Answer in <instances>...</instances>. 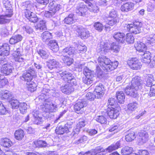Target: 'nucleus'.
I'll return each instance as SVG.
<instances>
[{
	"label": "nucleus",
	"mask_w": 155,
	"mask_h": 155,
	"mask_svg": "<svg viewBox=\"0 0 155 155\" xmlns=\"http://www.w3.org/2000/svg\"><path fill=\"white\" fill-rule=\"evenodd\" d=\"M9 18L6 14L5 15H0V24H3L9 22V20L7 19Z\"/></svg>",
	"instance_id": "57"
},
{
	"label": "nucleus",
	"mask_w": 155,
	"mask_h": 155,
	"mask_svg": "<svg viewBox=\"0 0 155 155\" xmlns=\"http://www.w3.org/2000/svg\"><path fill=\"white\" fill-rule=\"evenodd\" d=\"M31 14L32 15L27 18L31 22L35 23L37 22L38 18L36 15L34 13Z\"/></svg>",
	"instance_id": "61"
},
{
	"label": "nucleus",
	"mask_w": 155,
	"mask_h": 155,
	"mask_svg": "<svg viewBox=\"0 0 155 155\" xmlns=\"http://www.w3.org/2000/svg\"><path fill=\"white\" fill-rule=\"evenodd\" d=\"M94 26L96 30L99 31H101L103 28V25L98 22L95 23L94 24Z\"/></svg>",
	"instance_id": "59"
},
{
	"label": "nucleus",
	"mask_w": 155,
	"mask_h": 155,
	"mask_svg": "<svg viewBox=\"0 0 155 155\" xmlns=\"http://www.w3.org/2000/svg\"><path fill=\"white\" fill-rule=\"evenodd\" d=\"M142 26V22L139 21H135L133 24H126V26L124 27L126 28L127 30L131 33L136 35L139 34L141 32V28Z\"/></svg>",
	"instance_id": "4"
},
{
	"label": "nucleus",
	"mask_w": 155,
	"mask_h": 155,
	"mask_svg": "<svg viewBox=\"0 0 155 155\" xmlns=\"http://www.w3.org/2000/svg\"><path fill=\"white\" fill-rule=\"evenodd\" d=\"M48 66L50 69L54 68H58L60 67V65L58 62L54 59L49 60L47 62Z\"/></svg>",
	"instance_id": "26"
},
{
	"label": "nucleus",
	"mask_w": 155,
	"mask_h": 155,
	"mask_svg": "<svg viewBox=\"0 0 155 155\" xmlns=\"http://www.w3.org/2000/svg\"><path fill=\"white\" fill-rule=\"evenodd\" d=\"M10 48L8 45L4 44L0 48V55L1 56H7L9 54Z\"/></svg>",
	"instance_id": "22"
},
{
	"label": "nucleus",
	"mask_w": 155,
	"mask_h": 155,
	"mask_svg": "<svg viewBox=\"0 0 155 155\" xmlns=\"http://www.w3.org/2000/svg\"><path fill=\"white\" fill-rule=\"evenodd\" d=\"M38 112L36 110H34L32 112V114L35 118V122L37 124H40L42 119L38 115Z\"/></svg>",
	"instance_id": "50"
},
{
	"label": "nucleus",
	"mask_w": 155,
	"mask_h": 155,
	"mask_svg": "<svg viewBox=\"0 0 155 155\" xmlns=\"http://www.w3.org/2000/svg\"><path fill=\"white\" fill-rule=\"evenodd\" d=\"M118 22V18H107V23L110 25L113 26L117 24Z\"/></svg>",
	"instance_id": "46"
},
{
	"label": "nucleus",
	"mask_w": 155,
	"mask_h": 155,
	"mask_svg": "<svg viewBox=\"0 0 155 155\" xmlns=\"http://www.w3.org/2000/svg\"><path fill=\"white\" fill-rule=\"evenodd\" d=\"M120 47L116 43H113L111 45L108 43L101 41L98 45L97 48L98 53H100L101 55H104L109 52L110 50L115 53L118 52L120 51Z\"/></svg>",
	"instance_id": "2"
},
{
	"label": "nucleus",
	"mask_w": 155,
	"mask_h": 155,
	"mask_svg": "<svg viewBox=\"0 0 155 155\" xmlns=\"http://www.w3.org/2000/svg\"><path fill=\"white\" fill-rule=\"evenodd\" d=\"M33 143L35 146L36 147H44L46 146V142L43 140H36Z\"/></svg>",
	"instance_id": "52"
},
{
	"label": "nucleus",
	"mask_w": 155,
	"mask_h": 155,
	"mask_svg": "<svg viewBox=\"0 0 155 155\" xmlns=\"http://www.w3.org/2000/svg\"><path fill=\"white\" fill-rule=\"evenodd\" d=\"M13 68L12 66L9 64H3L1 69V72L6 75H9L12 72Z\"/></svg>",
	"instance_id": "16"
},
{
	"label": "nucleus",
	"mask_w": 155,
	"mask_h": 155,
	"mask_svg": "<svg viewBox=\"0 0 155 155\" xmlns=\"http://www.w3.org/2000/svg\"><path fill=\"white\" fill-rule=\"evenodd\" d=\"M61 58L64 63L68 65H70L73 62V59L67 55H63L61 56Z\"/></svg>",
	"instance_id": "42"
},
{
	"label": "nucleus",
	"mask_w": 155,
	"mask_h": 155,
	"mask_svg": "<svg viewBox=\"0 0 155 155\" xmlns=\"http://www.w3.org/2000/svg\"><path fill=\"white\" fill-rule=\"evenodd\" d=\"M87 9L86 5L81 3L77 5L76 12L79 15L84 16L87 14Z\"/></svg>",
	"instance_id": "11"
},
{
	"label": "nucleus",
	"mask_w": 155,
	"mask_h": 155,
	"mask_svg": "<svg viewBox=\"0 0 155 155\" xmlns=\"http://www.w3.org/2000/svg\"><path fill=\"white\" fill-rule=\"evenodd\" d=\"M52 4L50 3L49 5V11H45L44 15L47 18H51L54 16L56 12L59 10L61 6L59 4L52 5Z\"/></svg>",
	"instance_id": "6"
},
{
	"label": "nucleus",
	"mask_w": 155,
	"mask_h": 155,
	"mask_svg": "<svg viewBox=\"0 0 155 155\" xmlns=\"http://www.w3.org/2000/svg\"><path fill=\"white\" fill-rule=\"evenodd\" d=\"M139 142L141 144H142L147 141L148 139V135L147 133L143 130L140 131L139 133Z\"/></svg>",
	"instance_id": "17"
},
{
	"label": "nucleus",
	"mask_w": 155,
	"mask_h": 155,
	"mask_svg": "<svg viewBox=\"0 0 155 155\" xmlns=\"http://www.w3.org/2000/svg\"><path fill=\"white\" fill-rule=\"evenodd\" d=\"M0 144L1 146L5 147H10L12 144V142L10 140L6 137L1 139Z\"/></svg>",
	"instance_id": "25"
},
{
	"label": "nucleus",
	"mask_w": 155,
	"mask_h": 155,
	"mask_svg": "<svg viewBox=\"0 0 155 155\" xmlns=\"http://www.w3.org/2000/svg\"><path fill=\"white\" fill-rule=\"evenodd\" d=\"M77 31L78 35L82 39H85L90 36V33L88 30L82 27H78Z\"/></svg>",
	"instance_id": "12"
},
{
	"label": "nucleus",
	"mask_w": 155,
	"mask_h": 155,
	"mask_svg": "<svg viewBox=\"0 0 155 155\" xmlns=\"http://www.w3.org/2000/svg\"><path fill=\"white\" fill-rule=\"evenodd\" d=\"M138 106L139 105L137 102H133L128 104L127 108L129 110L133 111L138 107Z\"/></svg>",
	"instance_id": "44"
},
{
	"label": "nucleus",
	"mask_w": 155,
	"mask_h": 155,
	"mask_svg": "<svg viewBox=\"0 0 155 155\" xmlns=\"http://www.w3.org/2000/svg\"><path fill=\"white\" fill-rule=\"evenodd\" d=\"M22 39V36L19 35L12 36L9 40V42L11 44H15L21 41Z\"/></svg>",
	"instance_id": "32"
},
{
	"label": "nucleus",
	"mask_w": 155,
	"mask_h": 155,
	"mask_svg": "<svg viewBox=\"0 0 155 155\" xmlns=\"http://www.w3.org/2000/svg\"><path fill=\"white\" fill-rule=\"evenodd\" d=\"M28 107V106L26 103L24 102L20 103L19 107L21 113L22 114L26 113Z\"/></svg>",
	"instance_id": "45"
},
{
	"label": "nucleus",
	"mask_w": 155,
	"mask_h": 155,
	"mask_svg": "<svg viewBox=\"0 0 155 155\" xmlns=\"http://www.w3.org/2000/svg\"><path fill=\"white\" fill-rule=\"evenodd\" d=\"M8 112V110L6 109L1 101H0V115H5Z\"/></svg>",
	"instance_id": "54"
},
{
	"label": "nucleus",
	"mask_w": 155,
	"mask_h": 155,
	"mask_svg": "<svg viewBox=\"0 0 155 155\" xmlns=\"http://www.w3.org/2000/svg\"><path fill=\"white\" fill-rule=\"evenodd\" d=\"M133 151V148L131 147H126L121 150V153L123 155H128L131 153Z\"/></svg>",
	"instance_id": "43"
},
{
	"label": "nucleus",
	"mask_w": 155,
	"mask_h": 155,
	"mask_svg": "<svg viewBox=\"0 0 155 155\" xmlns=\"http://www.w3.org/2000/svg\"><path fill=\"white\" fill-rule=\"evenodd\" d=\"M86 97L87 99L91 101H93L94 99L97 98L96 95L95 94L91 92H89L87 93L86 95Z\"/></svg>",
	"instance_id": "56"
},
{
	"label": "nucleus",
	"mask_w": 155,
	"mask_h": 155,
	"mask_svg": "<svg viewBox=\"0 0 155 155\" xmlns=\"http://www.w3.org/2000/svg\"><path fill=\"white\" fill-rule=\"evenodd\" d=\"M36 29L40 30L43 31L46 29L45 22V21L41 20L35 26Z\"/></svg>",
	"instance_id": "38"
},
{
	"label": "nucleus",
	"mask_w": 155,
	"mask_h": 155,
	"mask_svg": "<svg viewBox=\"0 0 155 155\" xmlns=\"http://www.w3.org/2000/svg\"><path fill=\"white\" fill-rule=\"evenodd\" d=\"M136 50L139 52H143L147 49V46L143 43L140 41L137 42L134 45Z\"/></svg>",
	"instance_id": "23"
},
{
	"label": "nucleus",
	"mask_w": 155,
	"mask_h": 155,
	"mask_svg": "<svg viewBox=\"0 0 155 155\" xmlns=\"http://www.w3.org/2000/svg\"><path fill=\"white\" fill-rule=\"evenodd\" d=\"M42 40L45 42H47L48 40L52 38L51 34L48 31L44 32L41 35Z\"/></svg>",
	"instance_id": "40"
},
{
	"label": "nucleus",
	"mask_w": 155,
	"mask_h": 155,
	"mask_svg": "<svg viewBox=\"0 0 155 155\" xmlns=\"http://www.w3.org/2000/svg\"><path fill=\"white\" fill-rule=\"evenodd\" d=\"M149 95L151 97L155 96V84L151 86L149 92Z\"/></svg>",
	"instance_id": "64"
},
{
	"label": "nucleus",
	"mask_w": 155,
	"mask_h": 155,
	"mask_svg": "<svg viewBox=\"0 0 155 155\" xmlns=\"http://www.w3.org/2000/svg\"><path fill=\"white\" fill-rule=\"evenodd\" d=\"M85 106L86 102L80 100L75 104V110L78 114H82L84 112L83 108Z\"/></svg>",
	"instance_id": "15"
},
{
	"label": "nucleus",
	"mask_w": 155,
	"mask_h": 155,
	"mask_svg": "<svg viewBox=\"0 0 155 155\" xmlns=\"http://www.w3.org/2000/svg\"><path fill=\"white\" fill-rule=\"evenodd\" d=\"M24 134L23 130H18L15 131V139L18 140H21L24 137Z\"/></svg>",
	"instance_id": "39"
},
{
	"label": "nucleus",
	"mask_w": 155,
	"mask_h": 155,
	"mask_svg": "<svg viewBox=\"0 0 155 155\" xmlns=\"http://www.w3.org/2000/svg\"><path fill=\"white\" fill-rule=\"evenodd\" d=\"M75 48H77V50L79 51V53H84L87 51V48L85 46L81 45H76Z\"/></svg>",
	"instance_id": "58"
},
{
	"label": "nucleus",
	"mask_w": 155,
	"mask_h": 155,
	"mask_svg": "<svg viewBox=\"0 0 155 155\" xmlns=\"http://www.w3.org/2000/svg\"><path fill=\"white\" fill-rule=\"evenodd\" d=\"M94 72L86 68L84 69V74L85 77L83 78V81L85 84L89 85L93 81Z\"/></svg>",
	"instance_id": "5"
},
{
	"label": "nucleus",
	"mask_w": 155,
	"mask_h": 155,
	"mask_svg": "<svg viewBox=\"0 0 155 155\" xmlns=\"http://www.w3.org/2000/svg\"><path fill=\"white\" fill-rule=\"evenodd\" d=\"M120 146V142L119 141L117 142L115 144H113L107 148V150L109 152L115 150L119 148Z\"/></svg>",
	"instance_id": "48"
},
{
	"label": "nucleus",
	"mask_w": 155,
	"mask_h": 155,
	"mask_svg": "<svg viewBox=\"0 0 155 155\" xmlns=\"http://www.w3.org/2000/svg\"><path fill=\"white\" fill-rule=\"evenodd\" d=\"M124 91L127 95H130L134 97H136L138 95L137 92L138 90H136L134 87H133L132 86L127 87Z\"/></svg>",
	"instance_id": "18"
},
{
	"label": "nucleus",
	"mask_w": 155,
	"mask_h": 155,
	"mask_svg": "<svg viewBox=\"0 0 155 155\" xmlns=\"http://www.w3.org/2000/svg\"><path fill=\"white\" fill-rule=\"evenodd\" d=\"M3 3L5 8H6V12L8 13V14H6L9 17H10L13 15L12 2L8 1H5L4 0Z\"/></svg>",
	"instance_id": "20"
},
{
	"label": "nucleus",
	"mask_w": 155,
	"mask_h": 155,
	"mask_svg": "<svg viewBox=\"0 0 155 155\" xmlns=\"http://www.w3.org/2000/svg\"><path fill=\"white\" fill-rule=\"evenodd\" d=\"M11 97V92L7 90H3L0 92V98L2 99H8Z\"/></svg>",
	"instance_id": "30"
},
{
	"label": "nucleus",
	"mask_w": 155,
	"mask_h": 155,
	"mask_svg": "<svg viewBox=\"0 0 155 155\" xmlns=\"http://www.w3.org/2000/svg\"><path fill=\"white\" fill-rule=\"evenodd\" d=\"M125 36L126 41L128 44H132L134 43V38L131 33L127 34Z\"/></svg>",
	"instance_id": "47"
},
{
	"label": "nucleus",
	"mask_w": 155,
	"mask_h": 155,
	"mask_svg": "<svg viewBox=\"0 0 155 155\" xmlns=\"http://www.w3.org/2000/svg\"><path fill=\"white\" fill-rule=\"evenodd\" d=\"M35 72L33 67L30 66L23 74L22 78L25 81L28 82L31 81L33 77H35Z\"/></svg>",
	"instance_id": "7"
},
{
	"label": "nucleus",
	"mask_w": 155,
	"mask_h": 155,
	"mask_svg": "<svg viewBox=\"0 0 155 155\" xmlns=\"http://www.w3.org/2000/svg\"><path fill=\"white\" fill-rule=\"evenodd\" d=\"M88 5V9L91 12L94 13H97L99 11V8L95 5H93L89 1H87L85 2Z\"/></svg>",
	"instance_id": "37"
},
{
	"label": "nucleus",
	"mask_w": 155,
	"mask_h": 155,
	"mask_svg": "<svg viewBox=\"0 0 155 155\" xmlns=\"http://www.w3.org/2000/svg\"><path fill=\"white\" fill-rule=\"evenodd\" d=\"M105 89L104 86L101 83H99L95 86L94 94L96 95L97 98H101L104 94Z\"/></svg>",
	"instance_id": "8"
},
{
	"label": "nucleus",
	"mask_w": 155,
	"mask_h": 155,
	"mask_svg": "<svg viewBox=\"0 0 155 155\" xmlns=\"http://www.w3.org/2000/svg\"><path fill=\"white\" fill-rule=\"evenodd\" d=\"M116 97L118 102L120 104H122L124 102L125 95L122 91H118L116 93Z\"/></svg>",
	"instance_id": "36"
},
{
	"label": "nucleus",
	"mask_w": 155,
	"mask_h": 155,
	"mask_svg": "<svg viewBox=\"0 0 155 155\" xmlns=\"http://www.w3.org/2000/svg\"><path fill=\"white\" fill-rule=\"evenodd\" d=\"M96 120L101 124H105L107 122L106 118L102 115L97 116L96 117Z\"/></svg>",
	"instance_id": "55"
},
{
	"label": "nucleus",
	"mask_w": 155,
	"mask_h": 155,
	"mask_svg": "<svg viewBox=\"0 0 155 155\" xmlns=\"http://www.w3.org/2000/svg\"><path fill=\"white\" fill-rule=\"evenodd\" d=\"M25 3L27 5V6L26 7V9L25 11V13L26 17L28 18L30 17L31 15H32L31 14H33L34 13L30 10V9L31 10V8H33L32 5L29 3V2H27Z\"/></svg>",
	"instance_id": "34"
},
{
	"label": "nucleus",
	"mask_w": 155,
	"mask_h": 155,
	"mask_svg": "<svg viewBox=\"0 0 155 155\" xmlns=\"http://www.w3.org/2000/svg\"><path fill=\"white\" fill-rule=\"evenodd\" d=\"M38 54L43 58H46L48 55L47 52L43 50H40L38 51Z\"/></svg>",
	"instance_id": "60"
},
{
	"label": "nucleus",
	"mask_w": 155,
	"mask_h": 155,
	"mask_svg": "<svg viewBox=\"0 0 155 155\" xmlns=\"http://www.w3.org/2000/svg\"><path fill=\"white\" fill-rule=\"evenodd\" d=\"M147 42L151 44L155 42V35H151L147 38Z\"/></svg>",
	"instance_id": "62"
},
{
	"label": "nucleus",
	"mask_w": 155,
	"mask_h": 155,
	"mask_svg": "<svg viewBox=\"0 0 155 155\" xmlns=\"http://www.w3.org/2000/svg\"><path fill=\"white\" fill-rule=\"evenodd\" d=\"M62 91L66 94H69L74 91V88L70 85L66 84L61 87Z\"/></svg>",
	"instance_id": "27"
},
{
	"label": "nucleus",
	"mask_w": 155,
	"mask_h": 155,
	"mask_svg": "<svg viewBox=\"0 0 155 155\" xmlns=\"http://www.w3.org/2000/svg\"><path fill=\"white\" fill-rule=\"evenodd\" d=\"M87 123V122L85 121L84 120L82 119H80L78 123L77 124V127L78 128H77L74 130V132L75 134H78L80 131V128L84 127Z\"/></svg>",
	"instance_id": "29"
},
{
	"label": "nucleus",
	"mask_w": 155,
	"mask_h": 155,
	"mask_svg": "<svg viewBox=\"0 0 155 155\" xmlns=\"http://www.w3.org/2000/svg\"><path fill=\"white\" fill-rule=\"evenodd\" d=\"M150 53L149 51H146L142 56V61L145 63L148 64L150 61Z\"/></svg>",
	"instance_id": "33"
},
{
	"label": "nucleus",
	"mask_w": 155,
	"mask_h": 155,
	"mask_svg": "<svg viewBox=\"0 0 155 155\" xmlns=\"http://www.w3.org/2000/svg\"><path fill=\"white\" fill-rule=\"evenodd\" d=\"M120 110V107L119 106L115 107H111L108 109L107 111V114L110 118L115 119L119 115Z\"/></svg>",
	"instance_id": "9"
},
{
	"label": "nucleus",
	"mask_w": 155,
	"mask_h": 155,
	"mask_svg": "<svg viewBox=\"0 0 155 155\" xmlns=\"http://www.w3.org/2000/svg\"><path fill=\"white\" fill-rule=\"evenodd\" d=\"M114 38L117 41L122 43H124L125 41V35L123 33L119 32H115L113 35Z\"/></svg>",
	"instance_id": "21"
},
{
	"label": "nucleus",
	"mask_w": 155,
	"mask_h": 155,
	"mask_svg": "<svg viewBox=\"0 0 155 155\" xmlns=\"http://www.w3.org/2000/svg\"><path fill=\"white\" fill-rule=\"evenodd\" d=\"M125 139L127 142H130L134 140L136 138V134L134 132L129 133L125 136Z\"/></svg>",
	"instance_id": "49"
},
{
	"label": "nucleus",
	"mask_w": 155,
	"mask_h": 155,
	"mask_svg": "<svg viewBox=\"0 0 155 155\" xmlns=\"http://www.w3.org/2000/svg\"><path fill=\"white\" fill-rule=\"evenodd\" d=\"M49 90L46 91V89H43L42 94L38 96V99L41 102L44 101L43 103V107L42 108L44 112L48 113L55 112L58 110V105L55 103H52L48 101L46 99L47 98V94H45V92H48Z\"/></svg>",
	"instance_id": "1"
},
{
	"label": "nucleus",
	"mask_w": 155,
	"mask_h": 155,
	"mask_svg": "<svg viewBox=\"0 0 155 155\" xmlns=\"http://www.w3.org/2000/svg\"><path fill=\"white\" fill-rule=\"evenodd\" d=\"M68 130V128L66 126L63 127L61 126L57 127L55 130L56 133L58 134H63L64 132L67 133Z\"/></svg>",
	"instance_id": "35"
},
{
	"label": "nucleus",
	"mask_w": 155,
	"mask_h": 155,
	"mask_svg": "<svg viewBox=\"0 0 155 155\" xmlns=\"http://www.w3.org/2000/svg\"><path fill=\"white\" fill-rule=\"evenodd\" d=\"M64 22L67 24H71L75 22L74 15L73 14H70L68 16L65 18Z\"/></svg>",
	"instance_id": "41"
},
{
	"label": "nucleus",
	"mask_w": 155,
	"mask_h": 155,
	"mask_svg": "<svg viewBox=\"0 0 155 155\" xmlns=\"http://www.w3.org/2000/svg\"><path fill=\"white\" fill-rule=\"evenodd\" d=\"M97 60L99 65L103 69L108 72L116 68L118 64L117 61L111 62L110 59L104 56L99 57Z\"/></svg>",
	"instance_id": "3"
},
{
	"label": "nucleus",
	"mask_w": 155,
	"mask_h": 155,
	"mask_svg": "<svg viewBox=\"0 0 155 155\" xmlns=\"http://www.w3.org/2000/svg\"><path fill=\"white\" fill-rule=\"evenodd\" d=\"M10 103L13 109L18 108L20 105L19 101L17 100L12 99L10 101Z\"/></svg>",
	"instance_id": "53"
},
{
	"label": "nucleus",
	"mask_w": 155,
	"mask_h": 155,
	"mask_svg": "<svg viewBox=\"0 0 155 155\" xmlns=\"http://www.w3.org/2000/svg\"><path fill=\"white\" fill-rule=\"evenodd\" d=\"M128 64L130 68L133 70L140 69L142 66L140 62L136 58L131 59L129 61Z\"/></svg>",
	"instance_id": "10"
},
{
	"label": "nucleus",
	"mask_w": 155,
	"mask_h": 155,
	"mask_svg": "<svg viewBox=\"0 0 155 155\" xmlns=\"http://www.w3.org/2000/svg\"><path fill=\"white\" fill-rule=\"evenodd\" d=\"M26 84L28 91L31 92H33L36 90L37 85L36 83L33 81H30L27 82Z\"/></svg>",
	"instance_id": "31"
},
{
	"label": "nucleus",
	"mask_w": 155,
	"mask_h": 155,
	"mask_svg": "<svg viewBox=\"0 0 155 155\" xmlns=\"http://www.w3.org/2000/svg\"><path fill=\"white\" fill-rule=\"evenodd\" d=\"M49 48L54 52L57 51L59 49L58 44L55 40L50 41L48 44Z\"/></svg>",
	"instance_id": "28"
},
{
	"label": "nucleus",
	"mask_w": 155,
	"mask_h": 155,
	"mask_svg": "<svg viewBox=\"0 0 155 155\" xmlns=\"http://www.w3.org/2000/svg\"><path fill=\"white\" fill-rule=\"evenodd\" d=\"M142 80L140 77L136 76L134 77L131 81L132 86L136 90H138L142 87Z\"/></svg>",
	"instance_id": "13"
},
{
	"label": "nucleus",
	"mask_w": 155,
	"mask_h": 155,
	"mask_svg": "<svg viewBox=\"0 0 155 155\" xmlns=\"http://www.w3.org/2000/svg\"><path fill=\"white\" fill-rule=\"evenodd\" d=\"M134 6V4L132 2H128L122 5L120 9L122 12H127L132 10Z\"/></svg>",
	"instance_id": "24"
},
{
	"label": "nucleus",
	"mask_w": 155,
	"mask_h": 155,
	"mask_svg": "<svg viewBox=\"0 0 155 155\" xmlns=\"http://www.w3.org/2000/svg\"><path fill=\"white\" fill-rule=\"evenodd\" d=\"M57 75L59 76L62 78L66 82L69 81L72 78V74L66 71H60L59 72L57 71Z\"/></svg>",
	"instance_id": "14"
},
{
	"label": "nucleus",
	"mask_w": 155,
	"mask_h": 155,
	"mask_svg": "<svg viewBox=\"0 0 155 155\" xmlns=\"http://www.w3.org/2000/svg\"><path fill=\"white\" fill-rule=\"evenodd\" d=\"M77 50L76 49L75 46L67 47L63 49L62 54V55H67V54L71 55L77 53Z\"/></svg>",
	"instance_id": "19"
},
{
	"label": "nucleus",
	"mask_w": 155,
	"mask_h": 155,
	"mask_svg": "<svg viewBox=\"0 0 155 155\" xmlns=\"http://www.w3.org/2000/svg\"><path fill=\"white\" fill-rule=\"evenodd\" d=\"M107 18H118L117 11L114 9L110 10L109 12Z\"/></svg>",
	"instance_id": "51"
},
{
	"label": "nucleus",
	"mask_w": 155,
	"mask_h": 155,
	"mask_svg": "<svg viewBox=\"0 0 155 155\" xmlns=\"http://www.w3.org/2000/svg\"><path fill=\"white\" fill-rule=\"evenodd\" d=\"M87 140V137L85 136H83L78 140L75 141L74 142V143L75 144H78L80 143L86 141Z\"/></svg>",
	"instance_id": "63"
}]
</instances>
